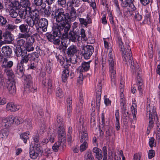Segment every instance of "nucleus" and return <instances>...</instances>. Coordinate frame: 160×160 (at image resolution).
I'll use <instances>...</instances> for the list:
<instances>
[{"mask_svg": "<svg viewBox=\"0 0 160 160\" xmlns=\"http://www.w3.org/2000/svg\"><path fill=\"white\" fill-rule=\"evenodd\" d=\"M119 46L122 52V56L123 58L124 63L127 66L129 65L133 74H136L137 75V84L138 90L140 95L143 94L144 86L143 81L141 77L139 76L141 72L139 65L138 64H135L133 62L131 48L128 44L125 46L122 42L121 38H118Z\"/></svg>", "mask_w": 160, "mask_h": 160, "instance_id": "f257e3e1", "label": "nucleus"}, {"mask_svg": "<svg viewBox=\"0 0 160 160\" xmlns=\"http://www.w3.org/2000/svg\"><path fill=\"white\" fill-rule=\"evenodd\" d=\"M51 16L52 18L55 19L57 22L60 23L55 26H59L65 31H69L71 25L68 22L70 15L68 13L65 12L63 8H58L52 10Z\"/></svg>", "mask_w": 160, "mask_h": 160, "instance_id": "f03ea898", "label": "nucleus"}, {"mask_svg": "<svg viewBox=\"0 0 160 160\" xmlns=\"http://www.w3.org/2000/svg\"><path fill=\"white\" fill-rule=\"evenodd\" d=\"M52 31V33L51 32H47L45 36L48 40L51 42H53L55 45H58L60 44L61 36L63 38L68 37V31H65V30L58 26L53 25Z\"/></svg>", "mask_w": 160, "mask_h": 160, "instance_id": "7ed1b4c3", "label": "nucleus"}, {"mask_svg": "<svg viewBox=\"0 0 160 160\" xmlns=\"http://www.w3.org/2000/svg\"><path fill=\"white\" fill-rule=\"evenodd\" d=\"M15 28V26L9 23V21H8L6 18L1 16V28L5 30V32L3 33L2 37V31L1 30V40L3 37L5 42L8 43H10L14 39L10 32L13 31Z\"/></svg>", "mask_w": 160, "mask_h": 160, "instance_id": "20e7f679", "label": "nucleus"}, {"mask_svg": "<svg viewBox=\"0 0 160 160\" xmlns=\"http://www.w3.org/2000/svg\"><path fill=\"white\" fill-rule=\"evenodd\" d=\"M14 116L11 115L2 119L1 123L2 127H5L2 130V135L3 137H7L8 135L9 130L8 128L14 122Z\"/></svg>", "mask_w": 160, "mask_h": 160, "instance_id": "39448f33", "label": "nucleus"}, {"mask_svg": "<svg viewBox=\"0 0 160 160\" xmlns=\"http://www.w3.org/2000/svg\"><path fill=\"white\" fill-rule=\"evenodd\" d=\"M31 5L30 2H29L28 4L27 3L26 4L24 3L23 4L20 3V7H21V6H22L24 7L23 9H20L19 11H18V15L21 18L24 19L29 17L28 16L30 14V11H31V9H32L30 7Z\"/></svg>", "mask_w": 160, "mask_h": 160, "instance_id": "423d86ee", "label": "nucleus"}, {"mask_svg": "<svg viewBox=\"0 0 160 160\" xmlns=\"http://www.w3.org/2000/svg\"><path fill=\"white\" fill-rule=\"evenodd\" d=\"M94 51V48L92 46L87 45L82 47L81 51L82 55L85 59H89Z\"/></svg>", "mask_w": 160, "mask_h": 160, "instance_id": "0eeeda50", "label": "nucleus"}, {"mask_svg": "<svg viewBox=\"0 0 160 160\" xmlns=\"http://www.w3.org/2000/svg\"><path fill=\"white\" fill-rule=\"evenodd\" d=\"M108 63L109 71L111 73L112 84L113 85V84L114 85L116 84L115 78V77L116 72L114 68L116 63L114 61L113 59L112 58L108 59Z\"/></svg>", "mask_w": 160, "mask_h": 160, "instance_id": "6e6552de", "label": "nucleus"}, {"mask_svg": "<svg viewBox=\"0 0 160 160\" xmlns=\"http://www.w3.org/2000/svg\"><path fill=\"white\" fill-rule=\"evenodd\" d=\"M8 58L3 56L1 58V70L2 72L6 70L7 69H10L13 64V62L11 61H8Z\"/></svg>", "mask_w": 160, "mask_h": 160, "instance_id": "1a4fd4ad", "label": "nucleus"}, {"mask_svg": "<svg viewBox=\"0 0 160 160\" xmlns=\"http://www.w3.org/2000/svg\"><path fill=\"white\" fill-rule=\"evenodd\" d=\"M58 140L61 142L66 141V133L64 127H58L57 129Z\"/></svg>", "mask_w": 160, "mask_h": 160, "instance_id": "9d476101", "label": "nucleus"}, {"mask_svg": "<svg viewBox=\"0 0 160 160\" xmlns=\"http://www.w3.org/2000/svg\"><path fill=\"white\" fill-rule=\"evenodd\" d=\"M64 68L65 69L62 72V81L65 82L69 75L70 72L73 71V70L71 69V66L70 64L65 65Z\"/></svg>", "mask_w": 160, "mask_h": 160, "instance_id": "9b49d317", "label": "nucleus"}, {"mask_svg": "<svg viewBox=\"0 0 160 160\" xmlns=\"http://www.w3.org/2000/svg\"><path fill=\"white\" fill-rule=\"evenodd\" d=\"M35 34L30 36L28 33L19 34L20 38L26 39V43L33 44L35 42Z\"/></svg>", "mask_w": 160, "mask_h": 160, "instance_id": "f8f14e48", "label": "nucleus"}, {"mask_svg": "<svg viewBox=\"0 0 160 160\" xmlns=\"http://www.w3.org/2000/svg\"><path fill=\"white\" fill-rule=\"evenodd\" d=\"M10 2L9 5L13 7H16L17 8H19L20 4L24 3L26 4L30 2V0H9Z\"/></svg>", "mask_w": 160, "mask_h": 160, "instance_id": "ddd939ff", "label": "nucleus"}, {"mask_svg": "<svg viewBox=\"0 0 160 160\" xmlns=\"http://www.w3.org/2000/svg\"><path fill=\"white\" fill-rule=\"evenodd\" d=\"M147 115H149V118H155V115L157 117L156 112L154 106L151 105L150 103H147Z\"/></svg>", "mask_w": 160, "mask_h": 160, "instance_id": "4468645a", "label": "nucleus"}, {"mask_svg": "<svg viewBox=\"0 0 160 160\" xmlns=\"http://www.w3.org/2000/svg\"><path fill=\"white\" fill-rule=\"evenodd\" d=\"M15 81L14 79L9 80L8 82L7 88L8 90L9 93L11 94H14L16 92Z\"/></svg>", "mask_w": 160, "mask_h": 160, "instance_id": "2eb2a0df", "label": "nucleus"}, {"mask_svg": "<svg viewBox=\"0 0 160 160\" xmlns=\"http://www.w3.org/2000/svg\"><path fill=\"white\" fill-rule=\"evenodd\" d=\"M105 137L106 140L108 141L110 140V137L114 135L115 136V130L112 127H110L109 126L107 125L105 127Z\"/></svg>", "mask_w": 160, "mask_h": 160, "instance_id": "dca6fc26", "label": "nucleus"}, {"mask_svg": "<svg viewBox=\"0 0 160 160\" xmlns=\"http://www.w3.org/2000/svg\"><path fill=\"white\" fill-rule=\"evenodd\" d=\"M2 53H1V58L3 56L5 58H9L12 53L11 48L8 46L3 47L2 48Z\"/></svg>", "mask_w": 160, "mask_h": 160, "instance_id": "f3484780", "label": "nucleus"}, {"mask_svg": "<svg viewBox=\"0 0 160 160\" xmlns=\"http://www.w3.org/2000/svg\"><path fill=\"white\" fill-rule=\"evenodd\" d=\"M37 24L40 28L42 29V30L43 32H46L47 31L48 22L46 19H40L38 21Z\"/></svg>", "mask_w": 160, "mask_h": 160, "instance_id": "a211bd4d", "label": "nucleus"}, {"mask_svg": "<svg viewBox=\"0 0 160 160\" xmlns=\"http://www.w3.org/2000/svg\"><path fill=\"white\" fill-rule=\"evenodd\" d=\"M25 71V69L23 66L18 64L17 65V68L15 70V74L18 77L21 78L24 75Z\"/></svg>", "mask_w": 160, "mask_h": 160, "instance_id": "6ab92c4d", "label": "nucleus"}, {"mask_svg": "<svg viewBox=\"0 0 160 160\" xmlns=\"http://www.w3.org/2000/svg\"><path fill=\"white\" fill-rule=\"evenodd\" d=\"M75 28H76L75 26L74 28L73 26V31L71 30L69 34L68 33V38L70 40L73 42H76L79 38V33L76 32V31H74V29H75Z\"/></svg>", "mask_w": 160, "mask_h": 160, "instance_id": "aec40b11", "label": "nucleus"}, {"mask_svg": "<svg viewBox=\"0 0 160 160\" xmlns=\"http://www.w3.org/2000/svg\"><path fill=\"white\" fill-rule=\"evenodd\" d=\"M78 51V50L76 46L72 45L68 48L66 53L68 56L72 57L77 53Z\"/></svg>", "mask_w": 160, "mask_h": 160, "instance_id": "412c9836", "label": "nucleus"}, {"mask_svg": "<svg viewBox=\"0 0 160 160\" xmlns=\"http://www.w3.org/2000/svg\"><path fill=\"white\" fill-rule=\"evenodd\" d=\"M43 87L48 88V92L51 93L52 92V83L51 79H50L43 80L42 82Z\"/></svg>", "mask_w": 160, "mask_h": 160, "instance_id": "4be33fe9", "label": "nucleus"}, {"mask_svg": "<svg viewBox=\"0 0 160 160\" xmlns=\"http://www.w3.org/2000/svg\"><path fill=\"white\" fill-rule=\"evenodd\" d=\"M90 68V62H84L77 69L78 71L82 72L88 71Z\"/></svg>", "mask_w": 160, "mask_h": 160, "instance_id": "5701e85b", "label": "nucleus"}, {"mask_svg": "<svg viewBox=\"0 0 160 160\" xmlns=\"http://www.w3.org/2000/svg\"><path fill=\"white\" fill-rule=\"evenodd\" d=\"M20 108V106L17 105L12 102L8 103L6 106L7 109L8 111L9 110L12 112H15L18 111Z\"/></svg>", "mask_w": 160, "mask_h": 160, "instance_id": "b1692460", "label": "nucleus"}, {"mask_svg": "<svg viewBox=\"0 0 160 160\" xmlns=\"http://www.w3.org/2000/svg\"><path fill=\"white\" fill-rule=\"evenodd\" d=\"M29 15V17L34 20L36 22H38L40 19L39 12L36 9L33 10L31 9Z\"/></svg>", "mask_w": 160, "mask_h": 160, "instance_id": "393cba45", "label": "nucleus"}, {"mask_svg": "<svg viewBox=\"0 0 160 160\" xmlns=\"http://www.w3.org/2000/svg\"><path fill=\"white\" fill-rule=\"evenodd\" d=\"M14 51L16 56L19 57H22L27 53L26 51L23 50L21 47H16L14 48Z\"/></svg>", "mask_w": 160, "mask_h": 160, "instance_id": "a878e982", "label": "nucleus"}, {"mask_svg": "<svg viewBox=\"0 0 160 160\" xmlns=\"http://www.w3.org/2000/svg\"><path fill=\"white\" fill-rule=\"evenodd\" d=\"M8 6L10 7L9 9V15L12 18H16L18 14V9L16 7H13L10 6L9 4Z\"/></svg>", "mask_w": 160, "mask_h": 160, "instance_id": "bb28decb", "label": "nucleus"}, {"mask_svg": "<svg viewBox=\"0 0 160 160\" xmlns=\"http://www.w3.org/2000/svg\"><path fill=\"white\" fill-rule=\"evenodd\" d=\"M93 152L95 153L96 158L98 160H101L102 158V153H103V151L97 147L93 148L92 150Z\"/></svg>", "mask_w": 160, "mask_h": 160, "instance_id": "cd10ccee", "label": "nucleus"}, {"mask_svg": "<svg viewBox=\"0 0 160 160\" xmlns=\"http://www.w3.org/2000/svg\"><path fill=\"white\" fill-rule=\"evenodd\" d=\"M79 20L81 24L83 25L86 27L88 24H91L92 22V20L90 17L88 15H87L86 19L83 18H79Z\"/></svg>", "mask_w": 160, "mask_h": 160, "instance_id": "c85d7f7f", "label": "nucleus"}, {"mask_svg": "<svg viewBox=\"0 0 160 160\" xmlns=\"http://www.w3.org/2000/svg\"><path fill=\"white\" fill-rule=\"evenodd\" d=\"M80 2L79 0H68L67 2V6L70 8H74L78 6Z\"/></svg>", "mask_w": 160, "mask_h": 160, "instance_id": "c756f323", "label": "nucleus"}, {"mask_svg": "<svg viewBox=\"0 0 160 160\" xmlns=\"http://www.w3.org/2000/svg\"><path fill=\"white\" fill-rule=\"evenodd\" d=\"M96 107L97 109L99 110L100 105L101 91H98V89H96Z\"/></svg>", "mask_w": 160, "mask_h": 160, "instance_id": "7c9ffc66", "label": "nucleus"}, {"mask_svg": "<svg viewBox=\"0 0 160 160\" xmlns=\"http://www.w3.org/2000/svg\"><path fill=\"white\" fill-rule=\"evenodd\" d=\"M81 134L80 142H87L88 141V134L87 132L83 131L82 128L81 132H80Z\"/></svg>", "mask_w": 160, "mask_h": 160, "instance_id": "2f4dec72", "label": "nucleus"}, {"mask_svg": "<svg viewBox=\"0 0 160 160\" xmlns=\"http://www.w3.org/2000/svg\"><path fill=\"white\" fill-rule=\"evenodd\" d=\"M26 22L28 24V27L31 28H33L34 25H37L38 22H36L34 20L30 18V17H28L26 19Z\"/></svg>", "mask_w": 160, "mask_h": 160, "instance_id": "473e14b6", "label": "nucleus"}, {"mask_svg": "<svg viewBox=\"0 0 160 160\" xmlns=\"http://www.w3.org/2000/svg\"><path fill=\"white\" fill-rule=\"evenodd\" d=\"M115 116L116 119L115 124L116 129L118 131L120 128V124L119 122V111L118 109H117L116 111Z\"/></svg>", "mask_w": 160, "mask_h": 160, "instance_id": "72a5a7b5", "label": "nucleus"}, {"mask_svg": "<svg viewBox=\"0 0 160 160\" xmlns=\"http://www.w3.org/2000/svg\"><path fill=\"white\" fill-rule=\"evenodd\" d=\"M28 26L27 24H23L19 26V29L20 32L22 33H28L30 28H28Z\"/></svg>", "mask_w": 160, "mask_h": 160, "instance_id": "f704fd0d", "label": "nucleus"}, {"mask_svg": "<svg viewBox=\"0 0 160 160\" xmlns=\"http://www.w3.org/2000/svg\"><path fill=\"white\" fill-rule=\"evenodd\" d=\"M24 91L29 92H34L36 90V89L34 88L32 86V84H28L26 85L24 88Z\"/></svg>", "mask_w": 160, "mask_h": 160, "instance_id": "c9c22d12", "label": "nucleus"}, {"mask_svg": "<svg viewBox=\"0 0 160 160\" xmlns=\"http://www.w3.org/2000/svg\"><path fill=\"white\" fill-rule=\"evenodd\" d=\"M71 10L70 12V19L71 20H74L77 18V13L75 9L74 8H70Z\"/></svg>", "mask_w": 160, "mask_h": 160, "instance_id": "e433bc0d", "label": "nucleus"}, {"mask_svg": "<svg viewBox=\"0 0 160 160\" xmlns=\"http://www.w3.org/2000/svg\"><path fill=\"white\" fill-rule=\"evenodd\" d=\"M22 58L20 61V63L21 65L23 66L24 63H27L29 60L30 61V58L29 54L27 55H25L21 57Z\"/></svg>", "mask_w": 160, "mask_h": 160, "instance_id": "4c0bfd02", "label": "nucleus"}, {"mask_svg": "<svg viewBox=\"0 0 160 160\" xmlns=\"http://www.w3.org/2000/svg\"><path fill=\"white\" fill-rule=\"evenodd\" d=\"M84 160H95L92 152L90 151H88L84 156Z\"/></svg>", "mask_w": 160, "mask_h": 160, "instance_id": "58836bf2", "label": "nucleus"}, {"mask_svg": "<svg viewBox=\"0 0 160 160\" xmlns=\"http://www.w3.org/2000/svg\"><path fill=\"white\" fill-rule=\"evenodd\" d=\"M33 149L36 152H38L39 155L40 153H42V147L39 144H36L33 145Z\"/></svg>", "mask_w": 160, "mask_h": 160, "instance_id": "ea45409f", "label": "nucleus"}, {"mask_svg": "<svg viewBox=\"0 0 160 160\" xmlns=\"http://www.w3.org/2000/svg\"><path fill=\"white\" fill-rule=\"evenodd\" d=\"M67 111L68 115L71 112V108H72V99L70 97L68 98L67 100Z\"/></svg>", "mask_w": 160, "mask_h": 160, "instance_id": "a19ab883", "label": "nucleus"}, {"mask_svg": "<svg viewBox=\"0 0 160 160\" xmlns=\"http://www.w3.org/2000/svg\"><path fill=\"white\" fill-rule=\"evenodd\" d=\"M32 109L34 112H38L40 115L42 114L43 113L42 108L36 104L33 105L32 106Z\"/></svg>", "mask_w": 160, "mask_h": 160, "instance_id": "79ce46f5", "label": "nucleus"}, {"mask_svg": "<svg viewBox=\"0 0 160 160\" xmlns=\"http://www.w3.org/2000/svg\"><path fill=\"white\" fill-rule=\"evenodd\" d=\"M29 135V132H25L22 133L20 137L21 138L23 141L24 142L26 143L27 141L29 139L28 135Z\"/></svg>", "mask_w": 160, "mask_h": 160, "instance_id": "37998d69", "label": "nucleus"}, {"mask_svg": "<svg viewBox=\"0 0 160 160\" xmlns=\"http://www.w3.org/2000/svg\"><path fill=\"white\" fill-rule=\"evenodd\" d=\"M29 153L30 157L33 159H35L39 156L38 153L36 152L34 149H30Z\"/></svg>", "mask_w": 160, "mask_h": 160, "instance_id": "c03bdc74", "label": "nucleus"}, {"mask_svg": "<svg viewBox=\"0 0 160 160\" xmlns=\"http://www.w3.org/2000/svg\"><path fill=\"white\" fill-rule=\"evenodd\" d=\"M56 121L58 127H64V122L63 119L60 116H57Z\"/></svg>", "mask_w": 160, "mask_h": 160, "instance_id": "a18cd8bd", "label": "nucleus"}, {"mask_svg": "<svg viewBox=\"0 0 160 160\" xmlns=\"http://www.w3.org/2000/svg\"><path fill=\"white\" fill-rule=\"evenodd\" d=\"M21 38L19 37V35L18 38L16 40L17 45L18 46H19V47L21 48L22 46H23L25 43V40L23 39H21Z\"/></svg>", "mask_w": 160, "mask_h": 160, "instance_id": "49530a36", "label": "nucleus"}, {"mask_svg": "<svg viewBox=\"0 0 160 160\" xmlns=\"http://www.w3.org/2000/svg\"><path fill=\"white\" fill-rule=\"evenodd\" d=\"M60 142V141L58 140V141L55 143L52 146V149L54 152H57L60 149V146L61 145Z\"/></svg>", "mask_w": 160, "mask_h": 160, "instance_id": "de8ad7c7", "label": "nucleus"}, {"mask_svg": "<svg viewBox=\"0 0 160 160\" xmlns=\"http://www.w3.org/2000/svg\"><path fill=\"white\" fill-rule=\"evenodd\" d=\"M24 79L26 81V85L28 84H33L32 79L30 75H25L24 77Z\"/></svg>", "mask_w": 160, "mask_h": 160, "instance_id": "09e8293b", "label": "nucleus"}, {"mask_svg": "<svg viewBox=\"0 0 160 160\" xmlns=\"http://www.w3.org/2000/svg\"><path fill=\"white\" fill-rule=\"evenodd\" d=\"M24 48L26 51L28 52L33 51L34 49L33 44L25 43Z\"/></svg>", "mask_w": 160, "mask_h": 160, "instance_id": "8fccbe9b", "label": "nucleus"}, {"mask_svg": "<svg viewBox=\"0 0 160 160\" xmlns=\"http://www.w3.org/2000/svg\"><path fill=\"white\" fill-rule=\"evenodd\" d=\"M4 73H6V75H8L9 78H11L12 79L14 77V75L12 70L9 69H7L6 70L3 71Z\"/></svg>", "mask_w": 160, "mask_h": 160, "instance_id": "3c124183", "label": "nucleus"}, {"mask_svg": "<svg viewBox=\"0 0 160 160\" xmlns=\"http://www.w3.org/2000/svg\"><path fill=\"white\" fill-rule=\"evenodd\" d=\"M30 58V61H34L36 58H38L39 55L38 53L36 52H33L31 54H28Z\"/></svg>", "mask_w": 160, "mask_h": 160, "instance_id": "603ef678", "label": "nucleus"}, {"mask_svg": "<svg viewBox=\"0 0 160 160\" xmlns=\"http://www.w3.org/2000/svg\"><path fill=\"white\" fill-rule=\"evenodd\" d=\"M82 143L80 146V150L81 152H83L88 147L87 142H82Z\"/></svg>", "mask_w": 160, "mask_h": 160, "instance_id": "864d4df0", "label": "nucleus"}, {"mask_svg": "<svg viewBox=\"0 0 160 160\" xmlns=\"http://www.w3.org/2000/svg\"><path fill=\"white\" fill-rule=\"evenodd\" d=\"M43 3V0H34L33 4L38 7H41Z\"/></svg>", "mask_w": 160, "mask_h": 160, "instance_id": "5fc2aeb1", "label": "nucleus"}, {"mask_svg": "<svg viewBox=\"0 0 160 160\" xmlns=\"http://www.w3.org/2000/svg\"><path fill=\"white\" fill-rule=\"evenodd\" d=\"M149 119L150 120L149 122V125L147 128L148 130H150L152 128L153 126L154 121L155 120V118H149Z\"/></svg>", "mask_w": 160, "mask_h": 160, "instance_id": "6e6d98bb", "label": "nucleus"}, {"mask_svg": "<svg viewBox=\"0 0 160 160\" xmlns=\"http://www.w3.org/2000/svg\"><path fill=\"white\" fill-rule=\"evenodd\" d=\"M58 3L63 8H65L67 6L66 0H58Z\"/></svg>", "mask_w": 160, "mask_h": 160, "instance_id": "4d7b16f0", "label": "nucleus"}, {"mask_svg": "<svg viewBox=\"0 0 160 160\" xmlns=\"http://www.w3.org/2000/svg\"><path fill=\"white\" fill-rule=\"evenodd\" d=\"M55 138V134L54 133H49L48 134L47 138L51 142H53Z\"/></svg>", "mask_w": 160, "mask_h": 160, "instance_id": "13d9d810", "label": "nucleus"}, {"mask_svg": "<svg viewBox=\"0 0 160 160\" xmlns=\"http://www.w3.org/2000/svg\"><path fill=\"white\" fill-rule=\"evenodd\" d=\"M134 0H125L122 3V6L123 7H127L129 5V3H132Z\"/></svg>", "mask_w": 160, "mask_h": 160, "instance_id": "bf43d9fd", "label": "nucleus"}, {"mask_svg": "<svg viewBox=\"0 0 160 160\" xmlns=\"http://www.w3.org/2000/svg\"><path fill=\"white\" fill-rule=\"evenodd\" d=\"M56 95L57 97L61 98L63 95V92L62 89L59 87L57 88L56 92Z\"/></svg>", "mask_w": 160, "mask_h": 160, "instance_id": "052dcab7", "label": "nucleus"}, {"mask_svg": "<svg viewBox=\"0 0 160 160\" xmlns=\"http://www.w3.org/2000/svg\"><path fill=\"white\" fill-rule=\"evenodd\" d=\"M102 150L103 151V157L102 160H107V148L105 146L103 147Z\"/></svg>", "mask_w": 160, "mask_h": 160, "instance_id": "680f3d73", "label": "nucleus"}, {"mask_svg": "<svg viewBox=\"0 0 160 160\" xmlns=\"http://www.w3.org/2000/svg\"><path fill=\"white\" fill-rule=\"evenodd\" d=\"M80 74L79 77L78 78L77 82L81 84L82 83L83 79V75L82 72H79Z\"/></svg>", "mask_w": 160, "mask_h": 160, "instance_id": "e2e57ef3", "label": "nucleus"}, {"mask_svg": "<svg viewBox=\"0 0 160 160\" xmlns=\"http://www.w3.org/2000/svg\"><path fill=\"white\" fill-rule=\"evenodd\" d=\"M14 122L15 121V123L18 124H19L23 122V120L22 118L20 117H14Z\"/></svg>", "mask_w": 160, "mask_h": 160, "instance_id": "0e129e2a", "label": "nucleus"}, {"mask_svg": "<svg viewBox=\"0 0 160 160\" xmlns=\"http://www.w3.org/2000/svg\"><path fill=\"white\" fill-rule=\"evenodd\" d=\"M155 139L153 138H151L149 140V145L151 148H152L154 146V145H155V143L154 142Z\"/></svg>", "mask_w": 160, "mask_h": 160, "instance_id": "69168bd1", "label": "nucleus"}, {"mask_svg": "<svg viewBox=\"0 0 160 160\" xmlns=\"http://www.w3.org/2000/svg\"><path fill=\"white\" fill-rule=\"evenodd\" d=\"M135 19L138 21H140L142 18V16L139 14L138 12H136L134 15Z\"/></svg>", "mask_w": 160, "mask_h": 160, "instance_id": "338daca9", "label": "nucleus"}, {"mask_svg": "<svg viewBox=\"0 0 160 160\" xmlns=\"http://www.w3.org/2000/svg\"><path fill=\"white\" fill-rule=\"evenodd\" d=\"M155 156V152L154 150H151L149 151L148 157L149 159H151Z\"/></svg>", "mask_w": 160, "mask_h": 160, "instance_id": "774afa93", "label": "nucleus"}]
</instances>
